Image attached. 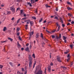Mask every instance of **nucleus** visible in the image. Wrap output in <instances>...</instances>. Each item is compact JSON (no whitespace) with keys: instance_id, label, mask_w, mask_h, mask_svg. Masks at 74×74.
I'll use <instances>...</instances> for the list:
<instances>
[{"instance_id":"nucleus-53","label":"nucleus","mask_w":74,"mask_h":74,"mask_svg":"<svg viewBox=\"0 0 74 74\" xmlns=\"http://www.w3.org/2000/svg\"><path fill=\"white\" fill-rule=\"evenodd\" d=\"M8 14H11V12H8Z\"/></svg>"},{"instance_id":"nucleus-46","label":"nucleus","mask_w":74,"mask_h":74,"mask_svg":"<svg viewBox=\"0 0 74 74\" xmlns=\"http://www.w3.org/2000/svg\"><path fill=\"white\" fill-rule=\"evenodd\" d=\"M22 71H24L25 69H24L23 68H22Z\"/></svg>"},{"instance_id":"nucleus-56","label":"nucleus","mask_w":74,"mask_h":74,"mask_svg":"<svg viewBox=\"0 0 74 74\" xmlns=\"http://www.w3.org/2000/svg\"><path fill=\"white\" fill-rule=\"evenodd\" d=\"M60 20L61 21H62V17L60 18Z\"/></svg>"},{"instance_id":"nucleus-35","label":"nucleus","mask_w":74,"mask_h":74,"mask_svg":"<svg viewBox=\"0 0 74 74\" xmlns=\"http://www.w3.org/2000/svg\"><path fill=\"white\" fill-rule=\"evenodd\" d=\"M54 19H57L58 20V17L57 16H55Z\"/></svg>"},{"instance_id":"nucleus-39","label":"nucleus","mask_w":74,"mask_h":74,"mask_svg":"<svg viewBox=\"0 0 74 74\" xmlns=\"http://www.w3.org/2000/svg\"><path fill=\"white\" fill-rule=\"evenodd\" d=\"M27 22H29V23L30 22H31L30 20H29V19L27 20Z\"/></svg>"},{"instance_id":"nucleus-62","label":"nucleus","mask_w":74,"mask_h":74,"mask_svg":"<svg viewBox=\"0 0 74 74\" xmlns=\"http://www.w3.org/2000/svg\"><path fill=\"white\" fill-rule=\"evenodd\" d=\"M25 29L26 30H27V27H25Z\"/></svg>"},{"instance_id":"nucleus-61","label":"nucleus","mask_w":74,"mask_h":74,"mask_svg":"<svg viewBox=\"0 0 74 74\" xmlns=\"http://www.w3.org/2000/svg\"><path fill=\"white\" fill-rule=\"evenodd\" d=\"M29 45V43H27L26 45V46H27H27H28Z\"/></svg>"},{"instance_id":"nucleus-49","label":"nucleus","mask_w":74,"mask_h":74,"mask_svg":"<svg viewBox=\"0 0 74 74\" xmlns=\"http://www.w3.org/2000/svg\"><path fill=\"white\" fill-rule=\"evenodd\" d=\"M56 30H53V31H52V33H54V32H55V31H56Z\"/></svg>"},{"instance_id":"nucleus-8","label":"nucleus","mask_w":74,"mask_h":74,"mask_svg":"<svg viewBox=\"0 0 74 74\" xmlns=\"http://www.w3.org/2000/svg\"><path fill=\"white\" fill-rule=\"evenodd\" d=\"M62 36H61V34H60L59 35V37L56 36V39H58V38L60 39L61 38Z\"/></svg>"},{"instance_id":"nucleus-63","label":"nucleus","mask_w":74,"mask_h":74,"mask_svg":"<svg viewBox=\"0 0 74 74\" xmlns=\"http://www.w3.org/2000/svg\"><path fill=\"white\" fill-rule=\"evenodd\" d=\"M30 3L29 2H28L27 3V5H29Z\"/></svg>"},{"instance_id":"nucleus-59","label":"nucleus","mask_w":74,"mask_h":74,"mask_svg":"<svg viewBox=\"0 0 74 74\" xmlns=\"http://www.w3.org/2000/svg\"><path fill=\"white\" fill-rule=\"evenodd\" d=\"M21 49L22 51H23L24 50V48H22Z\"/></svg>"},{"instance_id":"nucleus-18","label":"nucleus","mask_w":74,"mask_h":74,"mask_svg":"<svg viewBox=\"0 0 74 74\" xmlns=\"http://www.w3.org/2000/svg\"><path fill=\"white\" fill-rule=\"evenodd\" d=\"M67 4H69V5H71V3L69 1H67Z\"/></svg>"},{"instance_id":"nucleus-30","label":"nucleus","mask_w":74,"mask_h":74,"mask_svg":"<svg viewBox=\"0 0 74 74\" xmlns=\"http://www.w3.org/2000/svg\"><path fill=\"white\" fill-rule=\"evenodd\" d=\"M7 41L6 40H5V41H2L1 42L2 43H4V42H7Z\"/></svg>"},{"instance_id":"nucleus-4","label":"nucleus","mask_w":74,"mask_h":74,"mask_svg":"<svg viewBox=\"0 0 74 74\" xmlns=\"http://www.w3.org/2000/svg\"><path fill=\"white\" fill-rule=\"evenodd\" d=\"M49 72H51V65H49L48 66L47 68Z\"/></svg>"},{"instance_id":"nucleus-37","label":"nucleus","mask_w":74,"mask_h":74,"mask_svg":"<svg viewBox=\"0 0 74 74\" xmlns=\"http://www.w3.org/2000/svg\"><path fill=\"white\" fill-rule=\"evenodd\" d=\"M42 18H41V19L39 21V23L42 22Z\"/></svg>"},{"instance_id":"nucleus-33","label":"nucleus","mask_w":74,"mask_h":74,"mask_svg":"<svg viewBox=\"0 0 74 74\" xmlns=\"http://www.w3.org/2000/svg\"><path fill=\"white\" fill-rule=\"evenodd\" d=\"M3 66L2 65H0V69H2V68H3Z\"/></svg>"},{"instance_id":"nucleus-58","label":"nucleus","mask_w":74,"mask_h":74,"mask_svg":"<svg viewBox=\"0 0 74 74\" xmlns=\"http://www.w3.org/2000/svg\"><path fill=\"white\" fill-rule=\"evenodd\" d=\"M62 23H63V20H61L60 21Z\"/></svg>"},{"instance_id":"nucleus-41","label":"nucleus","mask_w":74,"mask_h":74,"mask_svg":"<svg viewBox=\"0 0 74 74\" xmlns=\"http://www.w3.org/2000/svg\"><path fill=\"white\" fill-rule=\"evenodd\" d=\"M70 47L71 48H73V45H70Z\"/></svg>"},{"instance_id":"nucleus-23","label":"nucleus","mask_w":74,"mask_h":74,"mask_svg":"<svg viewBox=\"0 0 74 74\" xmlns=\"http://www.w3.org/2000/svg\"><path fill=\"white\" fill-rule=\"evenodd\" d=\"M68 16H72V14H70V13H68Z\"/></svg>"},{"instance_id":"nucleus-31","label":"nucleus","mask_w":74,"mask_h":74,"mask_svg":"<svg viewBox=\"0 0 74 74\" xmlns=\"http://www.w3.org/2000/svg\"><path fill=\"white\" fill-rule=\"evenodd\" d=\"M32 57H33V58H36V56H35V55L34 54H33Z\"/></svg>"},{"instance_id":"nucleus-47","label":"nucleus","mask_w":74,"mask_h":74,"mask_svg":"<svg viewBox=\"0 0 74 74\" xmlns=\"http://www.w3.org/2000/svg\"><path fill=\"white\" fill-rule=\"evenodd\" d=\"M19 34H20L19 32L17 33V36H19Z\"/></svg>"},{"instance_id":"nucleus-28","label":"nucleus","mask_w":74,"mask_h":74,"mask_svg":"<svg viewBox=\"0 0 74 74\" xmlns=\"http://www.w3.org/2000/svg\"><path fill=\"white\" fill-rule=\"evenodd\" d=\"M9 64L12 66V67H13V65H12V62H9Z\"/></svg>"},{"instance_id":"nucleus-32","label":"nucleus","mask_w":74,"mask_h":74,"mask_svg":"<svg viewBox=\"0 0 74 74\" xmlns=\"http://www.w3.org/2000/svg\"><path fill=\"white\" fill-rule=\"evenodd\" d=\"M26 19V17H24L23 18H22L21 19V20H25Z\"/></svg>"},{"instance_id":"nucleus-26","label":"nucleus","mask_w":74,"mask_h":74,"mask_svg":"<svg viewBox=\"0 0 74 74\" xmlns=\"http://www.w3.org/2000/svg\"><path fill=\"white\" fill-rule=\"evenodd\" d=\"M21 0H15V1H17V2H19V3H20Z\"/></svg>"},{"instance_id":"nucleus-7","label":"nucleus","mask_w":74,"mask_h":74,"mask_svg":"<svg viewBox=\"0 0 74 74\" xmlns=\"http://www.w3.org/2000/svg\"><path fill=\"white\" fill-rule=\"evenodd\" d=\"M34 22L32 21H31V22H30V26L31 27H32V26H33V24Z\"/></svg>"},{"instance_id":"nucleus-51","label":"nucleus","mask_w":74,"mask_h":74,"mask_svg":"<svg viewBox=\"0 0 74 74\" xmlns=\"http://www.w3.org/2000/svg\"><path fill=\"white\" fill-rule=\"evenodd\" d=\"M47 33H51L50 32H49V31L47 30Z\"/></svg>"},{"instance_id":"nucleus-57","label":"nucleus","mask_w":74,"mask_h":74,"mask_svg":"<svg viewBox=\"0 0 74 74\" xmlns=\"http://www.w3.org/2000/svg\"><path fill=\"white\" fill-rule=\"evenodd\" d=\"M32 35H33V34H34V32H32Z\"/></svg>"},{"instance_id":"nucleus-34","label":"nucleus","mask_w":74,"mask_h":74,"mask_svg":"<svg viewBox=\"0 0 74 74\" xmlns=\"http://www.w3.org/2000/svg\"><path fill=\"white\" fill-rule=\"evenodd\" d=\"M17 32H19V30H20V28L19 27H18L17 29Z\"/></svg>"},{"instance_id":"nucleus-20","label":"nucleus","mask_w":74,"mask_h":74,"mask_svg":"<svg viewBox=\"0 0 74 74\" xmlns=\"http://www.w3.org/2000/svg\"><path fill=\"white\" fill-rule=\"evenodd\" d=\"M8 39L9 40H10L11 41H12L13 40V39H12L10 38H8Z\"/></svg>"},{"instance_id":"nucleus-19","label":"nucleus","mask_w":74,"mask_h":74,"mask_svg":"<svg viewBox=\"0 0 74 74\" xmlns=\"http://www.w3.org/2000/svg\"><path fill=\"white\" fill-rule=\"evenodd\" d=\"M17 46L18 47H21V45L20 44H19V43L18 42H17Z\"/></svg>"},{"instance_id":"nucleus-38","label":"nucleus","mask_w":74,"mask_h":74,"mask_svg":"<svg viewBox=\"0 0 74 74\" xmlns=\"http://www.w3.org/2000/svg\"><path fill=\"white\" fill-rule=\"evenodd\" d=\"M3 51L4 52H5V48H4V49H3Z\"/></svg>"},{"instance_id":"nucleus-64","label":"nucleus","mask_w":74,"mask_h":74,"mask_svg":"<svg viewBox=\"0 0 74 74\" xmlns=\"http://www.w3.org/2000/svg\"><path fill=\"white\" fill-rule=\"evenodd\" d=\"M1 7H4V5H1Z\"/></svg>"},{"instance_id":"nucleus-36","label":"nucleus","mask_w":74,"mask_h":74,"mask_svg":"<svg viewBox=\"0 0 74 74\" xmlns=\"http://www.w3.org/2000/svg\"><path fill=\"white\" fill-rule=\"evenodd\" d=\"M32 47V44H31L30 45V49H31V48Z\"/></svg>"},{"instance_id":"nucleus-48","label":"nucleus","mask_w":74,"mask_h":74,"mask_svg":"<svg viewBox=\"0 0 74 74\" xmlns=\"http://www.w3.org/2000/svg\"><path fill=\"white\" fill-rule=\"evenodd\" d=\"M73 64V62H71V66H72Z\"/></svg>"},{"instance_id":"nucleus-13","label":"nucleus","mask_w":74,"mask_h":74,"mask_svg":"<svg viewBox=\"0 0 74 74\" xmlns=\"http://www.w3.org/2000/svg\"><path fill=\"white\" fill-rule=\"evenodd\" d=\"M31 2L32 4H33L35 2L34 0H31Z\"/></svg>"},{"instance_id":"nucleus-55","label":"nucleus","mask_w":74,"mask_h":74,"mask_svg":"<svg viewBox=\"0 0 74 74\" xmlns=\"http://www.w3.org/2000/svg\"><path fill=\"white\" fill-rule=\"evenodd\" d=\"M14 19V17H13L12 19H11L12 21H13Z\"/></svg>"},{"instance_id":"nucleus-42","label":"nucleus","mask_w":74,"mask_h":74,"mask_svg":"<svg viewBox=\"0 0 74 74\" xmlns=\"http://www.w3.org/2000/svg\"><path fill=\"white\" fill-rule=\"evenodd\" d=\"M42 45H45V43L43 42H42Z\"/></svg>"},{"instance_id":"nucleus-11","label":"nucleus","mask_w":74,"mask_h":74,"mask_svg":"<svg viewBox=\"0 0 74 74\" xmlns=\"http://www.w3.org/2000/svg\"><path fill=\"white\" fill-rule=\"evenodd\" d=\"M20 11V15H21V16H22V14H23V10H21Z\"/></svg>"},{"instance_id":"nucleus-50","label":"nucleus","mask_w":74,"mask_h":74,"mask_svg":"<svg viewBox=\"0 0 74 74\" xmlns=\"http://www.w3.org/2000/svg\"><path fill=\"white\" fill-rule=\"evenodd\" d=\"M36 61H35L34 63V65H36Z\"/></svg>"},{"instance_id":"nucleus-9","label":"nucleus","mask_w":74,"mask_h":74,"mask_svg":"<svg viewBox=\"0 0 74 74\" xmlns=\"http://www.w3.org/2000/svg\"><path fill=\"white\" fill-rule=\"evenodd\" d=\"M29 60H32V56H31V55H29Z\"/></svg>"},{"instance_id":"nucleus-22","label":"nucleus","mask_w":74,"mask_h":74,"mask_svg":"<svg viewBox=\"0 0 74 74\" xmlns=\"http://www.w3.org/2000/svg\"><path fill=\"white\" fill-rule=\"evenodd\" d=\"M61 67H62V68H63V69L64 70H66V67L65 66H61Z\"/></svg>"},{"instance_id":"nucleus-52","label":"nucleus","mask_w":74,"mask_h":74,"mask_svg":"<svg viewBox=\"0 0 74 74\" xmlns=\"http://www.w3.org/2000/svg\"><path fill=\"white\" fill-rule=\"evenodd\" d=\"M71 23L72 24H74V21H73L71 22Z\"/></svg>"},{"instance_id":"nucleus-29","label":"nucleus","mask_w":74,"mask_h":74,"mask_svg":"<svg viewBox=\"0 0 74 74\" xmlns=\"http://www.w3.org/2000/svg\"><path fill=\"white\" fill-rule=\"evenodd\" d=\"M19 39L20 40H21V41H22V38L21 37V36H19L18 37Z\"/></svg>"},{"instance_id":"nucleus-25","label":"nucleus","mask_w":74,"mask_h":74,"mask_svg":"<svg viewBox=\"0 0 74 74\" xmlns=\"http://www.w3.org/2000/svg\"><path fill=\"white\" fill-rule=\"evenodd\" d=\"M32 19H35V20H36V17H35V16L32 17Z\"/></svg>"},{"instance_id":"nucleus-10","label":"nucleus","mask_w":74,"mask_h":74,"mask_svg":"<svg viewBox=\"0 0 74 74\" xmlns=\"http://www.w3.org/2000/svg\"><path fill=\"white\" fill-rule=\"evenodd\" d=\"M25 51H29V47H27L26 48H25Z\"/></svg>"},{"instance_id":"nucleus-1","label":"nucleus","mask_w":74,"mask_h":74,"mask_svg":"<svg viewBox=\"0 0 74 74\" xmlns=\"http://www.w3.org/2000/svg\"><path fill=\"white\" fill-rule=\"evenodd\" d=\"M56 24L57 25V27H56V29L57 28V27H58V29H57V32H59V30H60V25H59L58 24V23L57 22L56 23Z\"/></svg>"},{"instance_id":"nucleus-3","label":"nucleus","mask_w":74,"mask_h":74,"mask_svg":"<svg viewBox=\"0 0 74 74\" xmlns=\"http://www.w3.org/2000/svg\"><path fill=\"white\" fill-rule=\"evenodd\" d=\"M57 59L58 62H62V60H60V58L59 57V56H57Z\"/></svg>"},{"instance_id":"nucleus-12","label":"nucleus","mask_w":74,"mask_h":74,"mask_svg":"<svg viewBox=\"0 0 74 74\" xmlns=\"http://www.w3.org/2000/svg\"><path fill=\"white\" fill-rule=\"evenodd\" d=\"M5 30H7V27H5L3 28V32H5Z\"/></svg>"},{"instance_id":"nucleus-2","label":"nucleus","mask_w":74,"mask_h":74,"mask_svg":"<svg viewBox=\"0 0 74 74\" xmlns=\"http://www.w3.org/2000/svg\"><path fill=\"white\" fill-rule=\"evenodd\" d=\"M10 10L12 11L13 13H14L15 11V9L14 7H10Z\"/></svg>"},{"instance_id":"nucleus-6","label":"nucleus","mask_w":74,"mask_h":74,"mask_svg":"<svg viewBox=\"0 0 74 74\" xmlns=\"http://www.w3.org/2000/svg\"><path fill=\"white\" fill-rule=\"evenodd\" d=\"M32 61L30 60L29 63V67H32Z\"/></svg>"},{"instance_id":"nucleus-14","label":"nucleus","mask_w":74,"mask_h":74,"mask_svg":"<svg viewBox=\"0 0 74 74\" xmlns=\"http://www.w3.org/2000/svg\"><path fill=\"white\" fill-rule=\"evenodd\" d=\"M40 37L41 38H42V39H44V37H43V34L42 33L41 34Z\"/></svg>"},{"instance_id":"nucleus-27","label":"nucleus","mask_w":74,"mask_h":74,"mask_svg":"<svg viewBox=\"0 0 74 74\" xmlns=\"http://www.w3.org/2000/svg\"><path fill=\"white\" fill-rule=\"evenodd\" d=\"M36 38H38V36H39V34H37L36 35Z\"/></svg>"},{"instance_id":"nucleus-5","label":"nucleus","mask_w":74,"mask_h":74,"mask_svg":"<svg viewBox=\"0 0 74 74\" xmlns=\"http://www.w3.org/2000/svg\"><path fill=\"white\" fill-rule=\"evenodd\" d=\"M36 74H42V71L41 70H39Z\"/></svg>"},{"instance_id":"nucleus-16","label":"nucleus","mask_w":74,"mask_h":74,"mask_svg":"<svg viewBox=\"0 0 74 74\" xmlns=\"http://www.w3.org/2000/svg\"><path fill=\"white\" fill-rule=\"evenodd\" d=\"M67 9H68V10H71L72 9V8L70 7H68L67 8Z\"/></svg>"},{"instance_id":"nucleus-45","label":"nucleus","mask_w":74,"mask_h":74,"mask_svg":"<svg viewBox=\"0 0 74 74\" xmlns=\"http://www.w3.org/2000/svg\"><path fill=\"white\" fill-rule=\"evenodd\" d=\"M51 36H52V38H55V36H54V35H52Z\"/></svg>"},{"instance_id":"nucleus-43","label":"nucleus","mask_w":74,"mask_h":74,"mask_svg":"<svg viewBox=\"0 0 74 74\" xmlns=\"http://www.w3.org/2000/svg\"><path fill=\"white\" fill-rule=\"evenodd\" d=\"M18 10H20V8H17L16 11H18Z\"/></svg>"},{"instance_id":"nucleus-17","label":"nucleus","mask_w":74,"mask_h":74,"mask_svg":"<svg viewBox=\"0 0 74 74\" xmlns=\"http://www.w3.org/2000/svg\"><path fill=\"white\" fill-rule=\"evenodd\" d=\"M30 36H29V40H30V38H31L32 37V34H31V33L30 32Z\"/></svg>"},{"instance_id":"nucleus-21","label":"nucleus","mask_w":74,"mask_h":74,"mask_svg":"<svg viewBox=\"0 0 74 74\" xmlns=\"http://www.w3.org/2000/svg\"><path fill=\"white\" fill-rule=\"evenodd\" d=\"M21 18H20L18 19V20H17V23H19V21H20V20H21Z\"/></svg>"},{"instance_id":"nucleus-60","label":"nucleus","mask_w":74,"mask_h":74,"mask_svg":"<svg viewBox=\"0 0 74 74\" xmlns=\"http://www.w3.org/2000/svg\"><path fill=\"white\" fill-rule=\"evenodd\" d=\"M29 5V6H30V7H32V4L31 3H30Z\"/></svg>"},{"instance_id":"nucleus-24","label":"nucleus","mask_w":74,"mask_h":74,"mask_svg":"<svg viewBox=\"0 0 74 74\" xmlns=\"http://www.w3.org/2000/svg\"><path fill=\"white\" fill-rule=\"evenodd\" d=\"M63 38H64L63 40H66V38H67V37H66L64 36H63Z\"/></svg>"},{"instance_id":"nucleus-54","label":"nucleus","mask_w":74,"mask_h":74,"mask_svg":"<svg viewBox=\"0 0 74 74\" xmlns=\"http://www.w3.org/2000/svg\"><path fill=\"white\" fill-rule=\"evenodd\" d=\"M56 11H58V8H56Z\"/></svg>"},{"instance_id":"nucleus-44","label":"nucleus","mask_w":74,"mask_h":74,"mask_svg":"<svg viewBox=\"0 0 74 74\" xmlns=\"http://www.w3.org/2000/svg\"><path fill=\"white\" fill-rule=\"evenodd\" d=\"M62 26L63 27H64V26H65V25H64V24H63L62 25Z\"/></svg>"},{"instance_id":"nucleus-40","label":"nucleus","mask_w":74,"mask_h":74,"mask_svg":"<svg viewBox=\"0 0 74 74\" xmlns=\"http://www.w3.org/2000/svg\"><path fill=\"white\" fill-rule=\"evenodd\" d=\"M48 7L50 8L51 7V6H49L48 5H47V8H48Z\"/></svg>"},{"instance_id":"nucleus-15","label":"nucleus","mask_w":74,"mask_h":74,"mask_svg":"<svg viewBox=\"0 0 74 74\" xmlns=\"http://www.w3.org/2000/svg\"><path fill=\"white\" fill-rule=\"evenodd\" d=\"M69 50H67L66 51V52H64V53L65 54H67L68 53H69Z\"/></svg>"}]
</instances>
